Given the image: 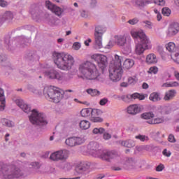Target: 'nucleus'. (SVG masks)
<instances>
[{
  "label": "nucleus",
  "mask_w": 179,
  "mask_h": 179,
  "mask_svg": "<svg viewBox=\"0 0 179 179\" xmlns=\"http://www.w3.org/2000/svg\"><path fill=\"white\" fill-rule=\"evenodd\" d=\"M78 76L84 80H96L100 76V73L96 64L86 61L79 64Z\"/></svg>",
  "instance_id": "f257e3e1"
},
{
  "label": "nucleus",
  "mask_w": 179,
  "mask_h": 179,
  "mask_svg": "<svg viewBox=\"0 0 179 179\" xmlns=\"http://www.w3.org/2000/svg\"><path fill=\"white\" fill-rule=\"evenodd\" d=\"M54 62L62 71H71L75 64L73 56L69 53H53Z\"/></svg>",
  "instance_id": "f03ea898"
},
{
  "label": "nucleus",
  "mask_w": 179,
  "mask_h": 179,
  "mask_svg": "<svg viewBox=\"0 0 179 179\" xmlns=\"http://www.w3.org/2000/svg\"><path fill=\"white\" fill-rule=\"evenodd\" d=\"M98 148L99 144L94 142H91L87 145V149L90 155L94 156V157H99V159L106 160L107 162H110L111 159H117L118 157V152L115 151L97 150Z\"/></svg>",
  "instance_id": "7ed1b4c3"
},
{
  "label": "nucleus",
  "mask_w": 179,
  "mask_h": 179,
  "mask_svg": "<svg viewBox=\"0 0 179 179\" xmlns=\"http://www.w3.org/2000/svg\"><path fill=\"white\" fill-rule=\"evenodd\" d=\"M130 33L133 38H139L140 43L136 44L135 52L136 55H142L145 50L148 49V44L150 43L149 38L143 30L132 29Z\"/></svg>",
  "instance_id": "20e7f679"
},
{
  "label": "nucleus",
  "mask_w": 179,
  "mask_h": 179,
  "mask_svg": "<svg viewBox=\"0 0 179 179\" xmlns=\"http://www.w3.org/2000/svg\"><path fill=\"white\" fill-rule=\"evenodd\" d=\"M1 169L2 179H15L23 177V171L15 165H6L1 163Z\"/></svg>",
  "instance_id": "39448f33"
},
{
  "label": "nucleus",
  "mask_w": 179,
  "mask_h": 179,
  "mask_svg": "<svg viewBox=\"0 0 179 179\" xmlns=\"http://www.w3.org/2000/svg\"><path fill=\"white\" fill-rule=\"evenodd\" d=\"M43 95L47 100L52 103H59L64 99V92L62 90L54 86L45 87L43 89Z\"/></svg>",
  "instance_id": "423d86ee"
},
{
  "label": "nucleus",
  "mask_w": 179,
  "mask_h": 179,
  "mask_svg": "<svg viewBox=\"0 0 179 179\" xmlns=\"http://www.w3.org/2000/svg\"><path fill=\"white\" fill-rule=\"evenodd\" d=\"M29 121L33 125H47V120L44 114L38 113L36 109L32 110Z\"/></svg>",
  "instance_id": "0eeeda50"
},
{
  "label": "nucleus",
  "mask_w": 179,
  "mask_h": 179,
  "mask_svg": "<svg viewBox=\"0 0 179 179\" xmlns=\"http://www.w3.org/2000/svg\"><path fill=\"white\" fill-rule=\"evenodd\" d=\"M122 66H114V64L109 66V78L112 82H120L122 78Z\"/></svg>",
  "instance_id": "6e6552de"
},
{
  "label": "nucleus",
  "mask_w": 179,
  "mask_h": 179,
  "mask_svg": "<svg viewBox=\"0 0 179 179\" xmlns=\"http://www.w3.org/2000/svg\"><path fill=\"white\" fill-rule=\"evenodd\" d=\"M69 157V151L66 150H60L52 153L50 159L52 162H66Z\"/></svg>",
  "instance_id": "1a4fd4ad"
},
{
  "label": "nucleus",
  "mask_w": 179,
  "mask_h": 179,
  "mask_svg": "<svg viewBox=\"0 0 179 179\" xmlns=\"http://www.w3.org/2000/svg\"><path fill=\"white\" fill-rule=\"evenodd\" d=\"M91 58L98 64L99 68H100L102 71L107 68L108 62L107 61V57L106 55L94 54L91 56Z\"/></svg>",
  "instance_id": "9d476101"
},
{
  "label": "nucleus",
  "mask_w": 179,
  "mask_h": 179,
  "mask_svg": "<svg viewBox=\"0 0 179 179\" xmlns=\"http://www.w3.org/2000/svg\"><path fill=\"white\" fill-rule=\"evenodd\" d=\"M45 6L49 10H51L52 13H55L56 16H58L59 17H62V14L64 13V9L61 8V7L57 6L55 4H53L50 1H45Z\"/></svg>",
  "instance_id": "9b49d317"
},
{
  "label": "nucleus",
  "mask_w": 179,
  "mask_h": 179,
  "mask_svg": "<svg viewBox=\"0 0 179 179\" xmlns=\"http://www.w3.org/2000/svg\"><path fill=\"white\" fill-rule=\"evenodd\" d=\"M45 76L49 79H57V80H64V74L59 73L55 70H50L45 72Z\"/></svg>",
  "instance_id": "f8f14e48"
},
{
  "label": "nucleus",
  "mask_w": 179,
  "mask_h": 179,
  "mask_svg": "<svg viewBox=\"0 0 179 179\" xmlns=\"http://www.w3.org/2000/svg\"><path fill=\"white\" fill-rule=\"evenodd\" d=\"M121 99L123 100V101H126V103H129V101H131V100H135L136 99H138V100H145V95L140 94L138 93H134L132 94L122 96Z\"/></svg>",
  "instance_id": "ddd939ff"
},
{
  "label": "nucleus",
  "mask_w": 179,
  "mask_h": 179,
  "mask_svg": "<svg viewBox=\"0 0 179 179\" xmlns=\"http://www.w3.org/2000/svg\"><path fill=\"white\" fill-rule=\"evenodd\" d=\"M178 31H179L178 23H173V24H171L168 28L166 34L168 37H173V36H176V34H177Z\"/></svg>",
  "instance_id": "4468645a"
},
{
  "label": "nucleus",
  "mask_w": 179,
  "mask_h": 179,
  "mask_svg": "<svg viewBox=\"0 0 179 179\" xmlns=\"http://www.w3.org/2000/svg\"><path fill=\"white\" fill-rule=\"evenodd\" d=\"M15 104L20 108L24 113H30L31 111V108L29 106V105L24 103V101L22 99H17L15 101Z\"/></svg>",
  "instance_id": "2eb2a0df"
},
{
  "label": "nucleus",
  "mask_w": 179,
  "mask_h": 179,
  "mask_svg": "<svg viewBox=\"0 0 179 179\" xmlns=\"http://www.w3.org/2000/svg\"><path fill=\"white\" fill-rule=\"evenodd\" d=\"M127 113L131 115H136V114L141 113V107L137 104L130 105L127 107Z\"/></svg>",
  "instance_id": "dca6fc26"
},
{
  "label": "nucleus",
  "mask_w": 179,
  "mask_h": 179,
  "mask_svg": "<svg viewBox=\"0 0 179 179\" xmlns=\"http://www.w3.org/2000/svg\"><path fill=\"white\" fill-rule=\"evenodd\" d=\"M176 94H177V91L175 90H169L165 92L164 100H165V101H170V100H173V99L176 97Z\"/></svg>",
  "instance_id": "f3484780"
},
{
  "label": "nucleus",
  "mask_w": 179,
  "mask_h": 179,
  "mask_svg": "<svg viewBox=\"0 0 179 179\" xmlns=\"http://www.w3.org/2000/svg\"><path fill=\"white\" fill-rule=\"evenodd\" d=\"M6 101L5 99V94L3 92V90L0 88V111H3L5 110V107L6 106Z\"/></svg>",
  "instance_id": "a211bd4d"
},
{
  "label": "nucleus",
  "mask_w": 179,
  "mask_h": 179,
  "mask_svg": "<svg viewBox=\"0 0 179 179\" xmlns=\"http://www.w3.org/2000/svg\"><path fill=\"white\" fill-rule=\"evenodd\" d=\"M122 57L115 55L114 59L110 62V65H114L115 66H122Z\"/></svg>",
  "instance_id": "6ab92c4d"
},
{
  "label": "nucleus",
  "mask_w": 179,
  "mask_h": 179,
  "mask_svg": "<svg viewBox=\"0 0 179 179\" xmlns=\"http://www.w3.org/2000/svg\"><path fill=\"white\" fill-rule=\"evenodd\" d=\"M145 62L149 65L153 64H157V57L156 55L151 53L147 55Z\"/></svg>",
  "instance_id": "aec40b11"
},
{
  "label": "nucleus",
  "mask_w": 179,
  "mask_h": 179,
  "mask_svg": "<svg viewBox=\"0 0 179 179\" xmlns=\"http://www.w3.org/2000/svg\"><path fill=\"white\" fill-rule=\"evenodd\" d=\"M115 42L116 43V44H117V45L123 47V45H125V44H127V38L124 36H115Z\"/></svg>",
  "instance_id": "412c9836"
},
{
  "label": "nucleus",
  "mask_w": 179,
  "mask_h": 179,
  "mask_svg": "<svg viewBox=\"0 0 179 179\" xmlns=\"http://www.w3.org/2000/svg\"><path fill=\"white\" fill-rule=\"evenodd\" d=\"M148 124H150L151 125H155L157 124H163L164 122V117L161 116L158 117H155L152 119L151 120L147 121Z\"/></svg>",
  "instance_id": "4be33fe9"
},
{
  "label": "nucleus",
  "mask_w": 179,
  "mask_h": 179,
  "mask_svg": "<svg viewBox=\"0 0 179 179\" xmlns=\"http://www.w3.org/2000/svg\"><path fill=\"white\" fill-rule=\"evenodd\" d=\"M92 125V124L90 123V122L89 120H81L79 122V128H80L81 129L86 131V129H89V128H90V126Z\"/></svg>",
  "instance_id": "5701e85b"
},
{
  "label": "nucleus",
  "mask_w": 179,
  "mask_h": 179,
  "mask_svg": "<svg viewBox=\"0 0 179 179\" xmlns=\"http://www.w3.org/2000/svg\"><path fill=\"white\" fill-rule=\"evenodd\" d=\"M135 65V61L132 59H126L123 63V68L124 69H131Z\"/></svg>",
  "instance_id": "b1692460"
},
{
  "label": "nucleus",
  "mask_w": 179,
  "mask_h": 179,
  "mask_svg": "<svg viewBox=\"0 0 179 179\" xmlns=\"http://www.w3.org/2000/svg\"><path fill=\"white\" fill-rule=\"evenodd\" d=\"M96 48H103V38L101 36L94 35Z\"/></svg>",
  "instance_id": "393cba45"
},
{
  "label": "nucleus",
  "mask_w": 179,
  "mask_h": 179,
  "mask_svg": "<svg viewBox=\"0 0 179 179\" xmlns=\"http://www.w3.org/2000/svg\"><path fill=\"white\" fill-rule=\"evenodd\" d=\"M13 19V14L10 11H6L1 17V22H10Z\"/></svg>",
  "instance_id": "a878e982"
},
{
  "label": "nucleus",
  "mask_w": 179,
  "mask_h": 179,
  "mask_svg": "<svg viewBox=\"0 0 179 179\" xmlns=\"http://www.w3.org/2000/svg\"><path fill=\"white\" fill-rule=\"evenodd\" d=\"M149 99L151 101L156 102L160 101V100H162V96H160V94L157 92H152L150 94Z\"/></svg>",
  "instance_id": "bb28decb"
},
{
  "label": "nucleus",
  "mask_w": 179,
  "mask_h": 179,
  "mask_svg": "<svg viewBox=\"0 0 179 179\" xmlns=\"http://www.w3.org/2000/svg\"><path fill=\"white\" fill-rule=\"evenodd\" d=\"M104 33H106V28H104L101 26L96 27L94 36H103V34H104Z\"/></svg>",
  "instance_id": "cd10ccee"
},
{
  "label": "nucleus",
  "mask_w": 179,
  "mask_h": 179,
  "mask_svg": "<svg viewBox=\"0 0 179 179\" xmlns=\"http://www.w3.org/2000/svg\"><path fill=\"white\" fill-rule=\"evenodd\" d=\"M65 143L67 146L73 148V146H76V140L75 137H70L65 141Z\"/></svg>",
  "instance_id": "c85d7f7f"
},
{
  "label": "nucleus",
  "mask_w": 179,
  "mask_h": 179,
  "mask_svg": "<svg viewBox=\"0 0 179 179\" xmlns=\"http://www.w3.org/2000/svg\"><path fill=\"white\" fill-rule=\"evenodd\" d=\"M141 118L143 120H152L155 118V113L153 112H147L141 114Z\"/></svg>",
  "instance_id": "c756f323"
},
{
  "label": "nucleus",
  "mask_w": 179,
  "mask_h": 179,
  "mask_svg": "<svg viewBox=\"0 0 179 179\" xmlns=\"http://www.w3.org/2000/svg\"><path fill=\"white\" fill-rule=\"evenodd\" d=\"M86 92L88 94H90V96H92V97H94L96 96H100V91L96 89L90 88V89H87Z\"/></svg>",
  "instance_id": "7c9ffc66"
},
{
  "label": "nucleus",
  "mask_w": 179,
  "mask_h": 179,
  "mask_svg": "<svg viewBox=\"0 0 179 179\" xmlns=\"http://www.w3.org/2000/svg\"><path fill=\"white\" fill-rule=\"evenodd\" d=\"M173 108L170 105L164 106L162 108V113L165 115L170 114L172 111Z\"/></svg>",
  "instance_id": "2f4dec72"
},
{
  "label": "nucleus",
  "mask_w": 179,
  "mask_h": 179,
  "mask_svg": "<svg viewBox=\"0 0 179 179\" xmlns=\"http://www.w3.org/2000/svg\"><path fill=\"white\" fill-rule=\"evenodd\" d=\"M166 48L169 52H174L176 51V43L173 42H169L167 45H166Z\"/></svg>",
  "instance_id": "473e14b6"
},
{
  "label": "nucleus",
  "mask_w": 179,
  "mask_h": 179,
  "mask_svg": "<svg viewBox=\"0 0 179 179\" xmlns=\"http://www.w3.org/2000/svg\"><path fill=\"white\" fill-rule=\"evenodd\" d=\"M1 124L6 127H8L9 128H12V127L15 126L13 122L5 118L1 120Z\"/></svg>",
  "instance_id": "72a5a7b5"
},
{
  "label": "nucleus",
  "mask_w": 179,
  "mask_h": 179,
  "mask_svg": "<svg viewBox=\"0 0 179 179\" xmlns=\"http://www.w3.org/2000/svg\"><path fill=\"white\" fill-rule=\"evenodd\" d=\"M92 114V108H84L80 111V115L83 117H90Z\"/></svg>",
  "instance_id": "f704fd0d"
},
{
  "label": "nucleus",
  "mask_w": 179,
  "mask_h": 179,
  "mask_svg": "<svg viewBox=\"0 0 179 179\" xmlns=\"http://www.w3.org/2000/svg\"><path fill=\"white\" fill-rule=\"evenodd\" d=\"M162 86L163 87H177V86H179V84L177 83V81H173L164 83Z\"/></svg>",
  "instance_id": "c9c22d12"
},
{
  "label": "nucleus",
  "mask_w": 179,
  "mask_h": 179,
  "mask_svg": "<svg viewBox=\"0 0 179 179\" xmlns=\"http://www.w3.org/2000/svg\"><path fill=\"white\" fill-rule=\"evenodd\" d=\"M88 170H89V166H87V164H83L76 168V171H80V173H85Z\"/></svg>",
  "instance_id": "e433bc0d"
},
{
  "label": "nucleus",
  "mask_w": 179,
  "mask_h": 179,
  "mask_svg": "<svg viewBox=\"0 0 179 179\" xmlns=\"http://www.w3.org/2000/svg\"><path fill=\"white\" fill-rule=\"evenodd\" d=\"M159 72V68H157V66H151L148 71V73H150L151 75H156V73H157Z\"/></svg>",
  "instance_id": "4c0bfd02"
},
{
  "label": "nucleus",
  "mask_w": 179,
  "mask_h": 179,
  "mask_svg": "<svg viewBox=\"0 0 179 179\" xmlns=\"http://www.w3.org/2000/svg\"><path fill=\"white\" fill-rule=\"evenodd\" d=\"M104 132H106V129H104V128L103 127H100V128H94L92 130V134H94V135H97V134H104Z\"/></svg>",
  "instance_id": "58836bf2"
},
{
  "label": "nucleus",
  "mask_w": 179,
  "mask_h": 179,
  "mask_svg": "<svg viewBox=\"0 0 179 179\" xmlns=\"http://www.w3.org/2000/svg\"><path fill=\"white\" fill-rule=\"evenodd\" d=\"M101 114V110L99 109H92L91 108V117H99Z\"/></svg>",
  "instance_id": "ea45409f"
},
{
  "label": "nucleus",
  "mask_w": 179,
  "mask_h": 179,
  "mask_svg": "<svg viewBox=\"0 0 179 179\" xmlns=\"http://www.w3.org/2000/svg\"><path fill=\"white\" fill-rule=\"evenodd\" d=\"M136 139H139L141 142H145L149 141V137L145 135H138L135 136Z\"/></svg>",
  "instance_id": "a19ab883"
},
{
  "label": "nucleus",
  "mask_w": 179,
  "mask_h": 179,
  "mask_svg": "<svg viewBox=\"0 0 179 179\" xmlns=\"http://www.w3.org/2000/svg\"><path fill=\"white\" fill-rule=\"evenodd\" d=\"M121 145L126 148H132V146H134V142H132V141H122Z\"/></svg>",
  "instance_id": "79ce46f5"
},
{
  "label": "nucleus",
  "mask_w": 179,
  "mask_h": 179,
  "mask_svg": "<svg viewBox=\"0 0 179 179\" xmlns=\"http://www.w3.org/2000/svg\"><path fill=\"white\" fill-rule=\"evenodd\" d=\"M82 47V44L79 42H74L72 45V49L75 51H79Z\"/></svg>",
  "instance_id": "37998d69"
},
{
  "label": "nucleus",
  "mask_w": 179,
  "mask_h": 179,
  "mask_svg": "<svg viewBox=\"0 0 179 179\" xmlns=\"http://www.w3.org/2000/svg\"><path fill=\"white\" fill-rule=\"evenodd\" d=\"M76 139V146L85 143V138L83 137H74Z\"/></svg>",
  "instance_id": "c03bdc74"
},
{
  "label": "nucleus",
  "mask_w": 179,
  "mask_h": 179,
  "mask_svg": "<svg viewBox=\"0 0 179 179\" xmlns=\"http://www.w3.org/2000/svg\"><path fill=\"white\" fill-rule=\"evenodd\" d=\"M162 12L164 16H169V15H171V10L167 7L163 8Z\"/></svg>",
  "instance_id": "a18cd8bd"
},
{
  "label": "nucleus",
  "mask_w": 179,
  "mask_h": 179,
  "mask_svg": "<svg viewBox=\"0 0 179 179\" xmlns=\"http://www.w3.org/2000/svg\"><path fill=\"white\" fill-rule=\"evenodd\" d=\"M148 3V1L146 0H136V5L137 6H145Z\"/></svg>",
  "instance_id": "49530a36"
},
{
  "label": "nucleus",
  "mask_w": 179,
  "mask_h": 179,
  "mask_svg": "<svg viewBox=\"0 0 179 179\" xmlns=\"http://www.w3.org/2000/svg\"><path fill=\"white\" fill-rule=\"evenodd\" d=\"M171 59L175 62H179V53H171Z\"/></svg>",
  "instance_id": "de8ad7c7"
},
{
  "label": "nucleus",
  "mask_w": 179,
  "mask_h": 179,
  "mask_svg": "<svg viewBox=\"0 0 179 179\" xmlns=\"http://www.w3.org/2000/svg\"><path fill=\"white\" fill-rule=\"evenodd\" d=\"M91 121L92 122H103V118L98 116L91 117Z\"/></svg>",
  "instance_id": "09e8293b"
},
{
  "label": "nucleus",
  "mask_w": 179,
  "mask_h": 179,
  "mask_svg": "<svg viewBox=\"0 0 179 179\" xmlns=\"http://www.w3.org/2000/svg\"><path fill=\"white\" fill-rule=\"evenodd\" d=\"M154 2L159 6H164L166 5V0H154Z\"/></svg>",
  "instance_id": "8fccbe9b"
},
{
  "label": "nucleus",
  "mask_w": 179,
  "mask_h": 179,
  "mask_svg": "<svg viewBox=\"0 0 179 179\" xmlns=\"http://www.w3.org/2000/svg\"><path fill=\"white\" fill-rule=\"evenodd\" d=\"M136 82V77H129L128 78V83L129 85H135Z\"/></svg>",
  "instance_id": "3c124183"
},
{
  "label": "nucleus",
  "mask_w": 179,
  "mask_h": 179,
  "mask_svg": "<svg viewBox=\"0 0 179 179\" xmlns=\"http://www.w3.org/2000/svg\"><path fill=\"white\" fill-rule=\"evenodd\" d=\"M143 23L145 24V27L148 29H152L153 24L150 21H143Z\"/></svg>",
  "instance_id": "603ef678"
},
{
  "label": "nucleus",
  "mask_w": 179,
  "mask_h": 179,
  "mask_svg": "<svg viewBox=\"0 0 179 179\" xmlns=\"http://www.w3.org/2000/svg\"><path fill=\"white\" fill-rule=\"evenodd\" d=\"M107 103H108V99H107L106 98L101 99L99 101L100 106H106V104H107Z\"/></svg>",
  "instance_id": "864d4df0"
},
{
  "label": "nucleus",
  "mask_w": 179,
  "mask_h": 179,
  "mask_svg": "<svg viewBox=\"0 0 179 179\" xmlns=\"http://www.w3.org/2000/svg\"><path fill=\"white\" fill-rule=\"evenodd\" d=\"M162 154L166 157H170V156H171V152H170V151H168L167 149H164L162 152Z\"/></svg>",
  "instance_id": "5fc2aeb1"
},
{
  "label": "nucleus",
  "mask_w": 179,
  "mask_h": 179,
  "mask_svg": "<svg viewBox=\"0 0 179 179\" xmlns=\"http://www.w3.org/2000/svg\"><path fill=\"white\" fill-rule=\"evenodd\" d=\"M138 22H139V20L137 18H134L132 20H129L128 23H129V24H136Z\"/></svg>",
  "instance_id": "6e6d98bb"
},
{
  "label": "nucleus",
  "mask_w": 179,
  "mask_h": 179,
  "mask_svg": "<svg viewBox=\"0 0 179 179\" xmlns=\"http://www.w3.org/2000/svg\"><path fill=\"white\" fill-rule=\"evenodd\" d=\"M164 170V165L160 164L156 167V171H163Z\"/></svg>",
  "instance_id": "4d7b16f0"
},
{
  "label": "nucleus",
  "mask_w": 179,
  "mask_h": 179,
  "mask_svg": "<svg viewBox=\"0 0 179 179\" xmlns=\"http://www.w3.org/2000/svg\"><path fill=\"white\" fill-rule=\"evenodd\" d=\"M168 141L169 142L174 143L176 142V138H174V136H173V134H170L168 138Z\"/></svg>",
  "instance_id": "13d9d810"
},
{
  "label": "nucleus",
  "mask_w": 179,
  "mask_h": 179,
  "mask_svg": "<svg viewBox=\"0 0 179 179\" xmlns=\"http://www.w3.org/2000/svg\"><path fill=\"white\" fill-rule=\"evenodd\" d=\"M0 6H1V8H5V6H8V2L3 0H0Z\"/></svg>",
  "instance_id": "bf43d9fd"
},
{
  "label": "nucleus",
  "mask_w": 179,
  "mask_h": 179,
  "mask_svg": "<svg viewBox=\"0 0 179 179\" xmlns=\"http://www.w3.org/2000/svg\"><path fill=\"white\" fill-rule=\"evenodd\" d=\"M111 138V135L108 133H104L103 134V139L106 141L110 139Z\"/></svg>",
  "instance_id": "052dcab7"
},
{
  "label": "nucleus",
  "mask_w": 179,
  "mask_h": 179,
  "mask_svg": "<svg viewBox=\"0 0 179 179\" xmlns=\"http://www.w3.org/2000/svg\"><path fill=\"white\" fill-rule=\"evenodd\" d=\"M134 163L135 162L132 158L128 159V160L126 162V164H130L131 166H134Z\"/></svg>",
  "instance_id": "680f3d73"
},
{
  "label": "nucleus",
  "mask_w": 179,
  "mask_h": 179,
  "mask_svg": "<svg viewBox=\"0 0 179 179\" xmlns=\"http://www.w3.org/2000/svg\"><path fill=\"white\" fill-rule=\"evenodd\" d=\"M32 167H34V169H40V164H38V162H33L31 164Z\"/></svg>",
  "instance_id": "e2e57ef3"
},
{
  "label": "nucleus",
  "mask_w": 179,
  "mask_h": 179,
  "mask_svg": "<svg viewBox=\"0 0 179 179\" xmlns=\"http://www.w3.org/2000/svg\"><path fill=\"white\" fill-rule=\"evenodd\" d=\"M90 43H92V39L91 38H88L87 40L85 41L84 44L85 45H86L87 47H89L90 45Z\"/></svg>",
  "instance_id": "0e129e2a"
},
{
  "label": "nucleus",
  "mask_w": 179,
  "mask_h": 179,
  "mask_svg": "<svg viewBox=\"0 0 179 179\" xmlns=\"http://www.w3.org/2000/svg\"><path fill=\"white\" fill-rule=\"evenodd\" d=\"M82 17H86L87 16V13L85 10L81 11Z\"/></svg>",
  "instance_id": "69168bd1"
},
{
  "label": "nucleus",
  "mask_w": 179,
  "mask_h": 179,
  "mask_svg": "<svg viewBox=\"0 0 179 179\" xmlns=\"http://www.w3.org/2000/svg\"><path fill=\"white\" fill-rule=\"evenodd\" d=\"M112 169L114 170V171H120L121 168L120 166H113Z\"/></svg>",
  "instance_id": "338daca9"
},
{
  "label": "nucleus",
  "mask_w": 179,
  "mask_h": 179,
  "mask_svg": "<svg viewBox=\"0 0 179 179\" xmlns=\"http://www.w3.org/2000/svg\"><path fill=\"white\" fill-rule=\"evenodd\" d=\"M174 76H175V78H176L177 80H179V72L178 71L174 72Z\"/></svg>",
  "instance_id": "774afa93"
}]
</instances>
